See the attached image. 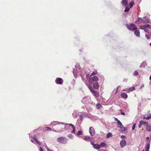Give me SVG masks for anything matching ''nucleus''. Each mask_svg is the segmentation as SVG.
<instances>
[{"label": "nucleus", "mask_w": 151, "mask_h": 151, "mask_svg": "<svg viewBox=\"0 0 151 151\" xmlns=\"http://www.w3.org/2000/svg\"><path fill=\"white\" fill-rule=\"evenodd\" d=\"M73 73L76 78H77V75H79L81 77L82 80H83L84 74L83 71H81V67L80 65H76L75 66V68H74L73 70Z\"/></svg>", "instance_id": "nucleus-1"}, {"label": "nucleus", "mask_w": 151, "mask_h": 151, "mask_svg": "<svg viewBox=\"0 0 151 151\" xmlns=\"http://www.w3.org/2000/svg\"><path fill=\"white\" fill-rule=\"evenodd\" d=\"M133 75L134 76H137L139 75L138 72L137 71H135L133 74Z\"/></svg>", "instance_id": "nucleus-32"}, {"label": "nucleus", "mask_w": 151, "mask_h": 151, "mask_svg": "<svg viewBox=\"0 0 151 151\" xmlns=\"http://www.w3.org/2000/svg\"><path fill=\"white\" fill-rule=\"evenodd\" d=\"M114 119L115 120L117 121V124L118 127L122 129V128L123 127V126L121 122L117 118L114 117Z\"/></svg>", "instance_id": "nucleus-7"}, {"label": "nucleus", "mask_w": 151, "mask_h": 151, "mask_svg": "<svg viewBox=\"0 0 151 151\" xmlns=\"http://www.w3.org/2000/svg\"><path fill=\"white\" fill-rule=\"evenodd\" d=\"M87 98V97L86 96L84 97L81 100V102L83 104L86 103L88 101V99Z\"/></svg>", "instance_id": "nucleus-16"}, {"label": "nucleus", "mask_w": 151, "mask_h": 151, "mask_svg": "<svg viewBox=\"0 0 151 151\" xmlns=\"http://www.w3.org/2000/svg\"><path fill=\"white\" fill-rule=\"evenodd\" d=\"M136 126V124L134 123V124L132 127V129L133 130H134V129L135 127Z\"/></svg>", "instance_id": "nucleus-47"}, {"label": "nucleus", "mask_w": 151, "mask_h": 151, "mask_svg": "<svg viewBox=\"0 0 151 151\" xmlns=\"http://www.w3.org/2000/svg\"><path fill=\"white\" fill-rule=\"evenodd\" d=\"M112 135V133L109 132L106 135V137L107 138H109Z\"/></svg>", "instance_id": "nucleus-30"}, {"label": "nucleus", "mask_w": 151, "mask_h": 151, "mask_svg": "<svg viewBox=\"0 0 151 151\" xmlns=\"http://www.w3.org/2000/svg\"><path fill=\"white\" fill-rule=\"evenodd\" d=\"M47 151H52L51 150H50L49 148L47 149Z\"/></svg>", "instance_id": "nucleus-63"}, {"label": "nucleus", "mask_w": 151, "mask_h": 151, "mask_svg": "<svg viewBox=\"0 0 151 151\" xmlns=\"http://www.w3.org/2000/svg\"><path fill=\"white\" fill-rule=\"evenodd\" d=\"M92 81H95V82H97L98 81L99 78L98 77L96 76H94L92 77H91Z\"/></svg>", "instance_id": "nucleus-17"}, {"label": "nucleus", "mask_w": 151, "mask_h": 151, "mask_svg": "<svg viewBox=\"0 0 151 151\" xmlns=\"http://www.w3.org/2000/svg\"><path fill=\"white\" fill-rule=\"evenodd\" d=\"M100 147L101 146V147H106V144L104 142H101L100 143Z\"/></svg>", "instance_id": "nucleus-27"}, {"label": "nucleus", "mask_w": 151, "mask_h": 151, "mask_svg": "<svg viewBox=\"0 0 151 151\" xmlns=\"http://www.w3.org/2000/svg\"><path fill=\"white\" fill-rule=\"evenodd\" d=\"M90 115H91L90 114H88L87 113H83V114H81L80 115L81 116H82L83 118V117L84 116V117H86V118H89L90 116Z\"/></svg>", "instance_id": "nucleus-14"}, {"label": "nucleus", "mask_w": 151, "mask_h": 151, "mask_svg": "<svg viewBox=\"0 0 151 151\" xmlns=\"http://www.w3.org/2000/svg\"><path fill=\"white\" fill-rule=\"evenodd\" d=\"M146 65V63L145 62H143L140 66V68H142L144 67Z\"/></svg>", "instance_id": "nucleus-22"}, {"label": "nucleus", "mask_w": 151, "mask_h": 151, "mask_svg": "<svg viewBox=\"0 0 151 151\" xmlns=\"http://www.w3.org/2000/svg\"><path fill=\"white\" fill-rule=\"evenodd\" d=\"M141 122V123L142 124V125H146L147 124V122H144L142 120H141L140 121Z\"/></svg>", "instance_id": "nucleus-35"}, {"label": "nucleus", "mask_w": 151, "mask_h": 151, "mask_svg": "<svg viewBox=\"0 0 151 151\" xmlns=\"http://www.w3.org/2000/svg\"><path fill=\"white\" fill-rule=\"evenodd\" d=\"M93 84V87L95 89H98L99 86L97 82L94 83Z\"/></svg>", "instance_id": "nucleus-13"}, {"label": "nucleus", "mask_w": 151, "mask_h": 151, "mask_svg": "<svg viewBox=\"0 0 151 151\" xmlns=\"http://www.w3.org/2000/svg\"><path fill=\"white\" fill-rule=\"evenodd\" d=\"M40 151H43L42 148L41 147H40Z\"/></svg>", "instance_id": "nucleus-59"}, {"label": "nucleus", "mask_w": 151, "mask_h": 151, "mask_svg": "<svg viewBox=\"0 0 151 151\" xmlns=\"http://www.w3.org/2000/svg\"><path fill=\"white\" fill-rule=\"evenodd\" d=\"M47 129V130H51V129L49 127H47L46 128Z\"/></svg>", "instance_id": "nucleus-55"}, {"label": "nucleus", "mask_w": 151, "mask_h": 151, "mask_svg": "<svg viewBox=\"0 0 151 151\" xmlns=\"http://www.w3.org/2000/svg\"><path fill=\"white\" fill-rule=\"evenodd\" d=\"M36 143H38L39 145H41V143L39 142L38 140L37 141H36Z\"/></svg>", "instance_id": "nucleus-56"}, {"label": "nucleus", "mask_w": 151, "mask_h": 151, "mask_svg": "<svg viewBox=\"0 0 151 151\" xmlns=\"http://www.w3.org/2000/svg\"><path fill=\"white\" fill-rule=\"evenodd\" d=\"M128 0H122L121 2V3L122 5L126 6L128 5Z\"/></svg>", "instance_id": "nucleus-18"}, {"label": "nucleus", "mask_w": 151, "mask_h": 151, "mask_svg": "<svg viewBox=\"0 0 151 151\" xmlns=\"http://www.w3.org/2000/svg\"><path fill=\"white\" fill-rule=\"evenodd\" d=\"M144 31L146 32H149V30L146 28L144 30Z\"/></svg>", "instance_id": "nucleus-57"}, {"label": "nucleus", "mask_w": 151, "mask_h": 151, "mask_svg": "<svg viewBox=\"0 0 151 151\" xmlns=\"http://www.w3.org/2000/svg\"><path fill=\"white\" fill-rule=\"evenodd\" d=\"M134 34L137 37H139L140 36V32L139 30L137 29L135 30L134 31Z\"/></svg>", "instance_id": "nucleus-19"}, {"label": "nucleus", "mask_w": 151, "mask_h": 151, "mask_svg": "<svg viewBox=\"0 0 151 151\" xmlns=\"http://www.w3.org/2000/svg\"><path fill=\"white\" fill-rule=\"evenodd\" d=\"M142 124H141V122L140 121H139V125H138V127H139V128H140L141 127L142 125Z\"/></svg>", "instance_id": "nucleus-53"}, {"label": "nucleus", "mask_w": 151, "mask_h": 151, "mask_svg": "<svg viewBox=\"0 0 151 151\" xmlns=\"http://www.w3.org/2000/svg\"><path fill=\"white\" fill-rule=\"evenodd\" d=\"M60 122L57 121H54L51 123V125L53 126L58 124H60Z\"/></svg>", "instance_id": "nucleus-21"}, {"label": "nucleus", "mask_w": 151, "mask_h": 151, "mask_svg": "<svg viewBox=\"0 0 151 151\" xmlns=\"http://www.w3.org/2000/svg\"><path fill=\"white\" fill-rule=\"evenodd\" d=\"M128 78H124V79H123V82H125V83H127V81H128Z\"/></svg>", "instance_id": "nucleus-45"}, {"label": "nucleus", "mask_w": 151, "mask_h": 151, "mask_svg": "<svg viewBox=\"0 0 151 151\" xmlns=\"http://www.w3.org/2000/svg\"><path fill=\"white\" fill-rule=\"evenodd\" d=\"M138 22H142L143 21V19H142L141 18H138Z\"/></svg>", "instance_id": "nucleus-40"}, {"label": "nucleus", "mask_w": 151, "mask_h": 151, "mask_svg": "<svg viewBox=\"0 0 151 151\" xmlns=\"http://www.w3.org/2000/svg\"><path fill=\"white\" fill-rule=\"evenodd\" d=\"M31 141L32 142L35 144L36 143V141H37V139H34L32 138V139H31Z\"/></svg>", "instance_id": "nucleus-36"}, {"label": "nucleus", "mask_w": 151, "mask_h": 151, "mask_svg": "<svg viewBox=\"0 0 151 151\" xmlns=\"http://www.w3.org/2000/svg\"><path fill=\"white\" fill-rule=\"evenodd\" d=\"M143 22L144 23H150L151 24V21L149 17L147 16L143 17Z\"/></svg>", "instance_id": "nucleus-6"}, {"label": "nucleus", "mask_w": 151, "mask_h": 151, "mask_svg": "<svg viewBox=\"0 0 151 151\" xmlns=\"http://www.w3.org/2000/svg\"><path fill=\"white\" fill-rule=\"evenodd\" d=\"M57 141L60 143L65 144L67 143L68 139L64 137H61L57 139Z\"/></svg>", "instance_id": "nucleus-2"}, {"label": "nucleus", "mask_w": 151, "mask_h": 151, "mask_svg": "<svg viewBox=\"0 0 151 151\" xmlns=\"http://www.w3.org/2000/svg\"><path fill=\"white\" fill-rule=\"evenodd\" d=\"M145 37H146V38L148 40L150 39L149 36L147 34H145Z\"/></svg>", "instance_id": "nucleus-49"}, {"label": "nucleus", "mask_w": 151, "mask_h": 151, "mask_svg": "<svg viewBox=\"0 0 151 151\" xmlns=\"http://www.w3.org/2000/svg\"><path fill=\"white\" fill-rule=\"evenodd\" d=\"M73 130L72 131V133H74L75 132V131L76 130V129L75 127L73 128Z\"/></svg>", "instance_id": "nucleus-48"}, {"label": "nucleus", "mask_w": 151, "mask_h": 151, "mask_svg": "<svg viewBox=\"0 0 151 151\" xmlns=\"http://www.w3.org/2000/svg\"><path fill=\"white\" fill-rule=\"evenodd\" d=\"M151 118V116H147V117H144L143 118L144 119H150Z\"/></svg>", "instance_id": "nucleus-42"}, {"label": "nucleus", "mask_w": 151, "mask_h": 151, "mask_svg": "<svg viewBox=\"0 0 151 151\" xmlns=\"http://www.w3.org/2000/svg\"><path fill=\"white\" fill-rule=\"evenodd\" d=\"M89 88L90 89L91 92L92 93V94L96 97H98L99 96V93L96 91H95L92 88V86L91 87H89Z\"/></svg>", "instance_id": "nucleus-4"}, {"label": "nucleus", "mask_w": 151, "mask_h": 151, "mask_svg": "<svg viewBox=\"0 0 151 151\" xmlns=\"http://www.w3.org/2000/svg\"><path fill=\"white\" fill-rule=\"evenodd\" d=\"M79 116L80 117V118L78 119L76 123L79 126H80L81 125V124L82 123V120L83 119V118H82V116H81L80 115Z\"/></svg>", "instance_id": "nucleus-10"}, {"label": "nucleus", "mask_w": 151, "mask_h": 151, "mask_svg": "<svg viewBox=\"0 0 151 151\" xmlns=\"http://www.w3.org/2000/svg\"><path fill=\"white\" fill-rule=\"evenodd\" d=\"M146 127H150V126H151V125H150L148 123V122H147V124H146Z\"/></svg>", "instance_id": "nucleus-52"}, {"label": "nucleus", "mask_w": 151, "mask_h": 151, "mask_svg": "<svg viewBox=\"0 0 151 151\" xmlns=\"http://www.w3.org/2000/svg\"><path fill=\"white\" fill-rule=\"evenodd\" d=\"M73 135L70 134H69L68 136V137L70 139H72L73 138Z\"/></svg>", "instance_id": "nucleus-37"}, {"label": "nucleus", "mask_w": 151, "mask_h": 151, "mask_svg": "<svg viewBox=\"0 0 151 151\" xmlns=\"http://www.w3.org/2000/svg\"><path fill=\"white\" fill-rule=\"evenodd\" d=\"M149 137H146V140H148V139H149Z\"/></svg>", "instance_id": "nucleus-64"}, {"label": "nucleus", "mask_w": 151, "mask_h": 151, "mask_svg": "<svg viewBox=\"0 0 151 151\" xmlns=\"http://www.w3.org/2000/svg\"><path fill=\"white\" fill-rule=\"evenodd\" d=\"M120 145L121 147H124L126 145V142L125 140H122L120 142Z\"/></svg>", "instance_id": "nucleus-11"}, {"label": "nucleus", "mask_w": 151, "mask_h": 151, "mask_svg": "<svg viewBox=\"0 0 151 151\" xmlns=\"http://www.w3.org/2000/svg\"><path fill=\"white\" fill-rule=\"evenodd\" d=\"M91 142V144L92 145H93H93H94L95 144H94V142L92 141Z\"/></svg>", "instance_id": "nucleus-61"}, {"label": "nucleus", "mask_w": 151, "mask_h": 151, "mask_svg": "<svg viewBox=\"0 0 151 151\" xmlns=\"http://www.w3.org/2000/svg\"><path fill=\"white\" fill-rule=\"evenodd\" d=\"M121 138L123 139H125L126 137L125 136L123 135H122L121 136Z\"/></svg>", "instance_id": "nucleus-51"}, {"label": "nucleus", "mask_w": 151, "mask_h": 151, "mask_svg": "<svg viewBox=\"0 0 151 151\" xmlns=\"http://www.w3.org/2000/svg\"><path fill=\"white\" fill-rule=\"evenodd\" d=\"M63 130H59V131H55V130H54V131L55 132H61V131H63Z\"/></svg>", "instance_id": "nucleus-54"}, {"label": "nucleus", "mask_w": 151, "mask_h": 151, "mask_svg": "<svg viewBox=\"0 0 151 151\" xmlns=\"http://www.w3.org/2000/svg\"><path fill=\"white\" fill-rule=\"evenodd\" d=\"M112 33L111 34V33H109L107 35H105L104 37V38H106L108 37H112Z\"/></svg>", "instance_id": "nucleus-25"}, {"label": "nucleus", "mask_w": 151, "mask_h": 151, "mask_svg": "<svg viewBox=\"0 0 151 151\" xmlns=\"http://www.w3.org/2000/svg\"><path fill=\"white\" fill-rule=\"evenodd\" d=\"M135 89V88L134 87H132L129 88V90L130 91H132Z\"/></svg>", "instance_id": "nucleus-41"}, {"label": "nucleus", "mask_w": 151, "mask_h": 151, "mask_svg": "<svg viewBox=\"0 0 151 151\" xmlns=\"http://www.w3.org/2000/svg\"><path fill=\"white\" fill-rule=\"evenodd\" d=\"M89 132L91 136H93L95 133V131L93 128L92 127L89 128Z\"/></svg>", "instance_id": "nucleus-8"}, {"label": "nucleus", "mask_w": 151, "mask_h": 151, "mask_svg": "<svg viewBox=\"0 0 151 151\" xmlns=\"http://www.w3.org/2000/svg\"><path fill=\"white\" fill-rule=\"evenodd\" d=\"M93 147L95 149H99L100 148V145H99L97 144H95L94 145H93Z\"/></svg>", "instance_id": "nucleus-20"}, {"label": "nucleus", "mask_w": 151, "mask_h": 151, "mask_svg": "<svg viewBox=\"0 0 151 151\" xmlns=\"http://www.w3.org/2000/svg\"><path fill=\"white\" fill-rule=\"evenodd\" d=\"M82 132L81 130L78 131L76 134V136H78L79 135H82Z\"/></svg>", "instance_id": "nucleus-28"}, {"label": "nucleus", "mask_w": 151, "mask_h": 151, "mask_svg": "<svg viewBox=\"0 0 151 151\" xmlns=\"http://www.w3.org/2000/svg\"><path fill=\"white\" fill-rule=\"evenodd\" d=\"M96 106L97 108L99 109H101V106L99 104H97L96 105Z\"/></svg>", "instance_id": "nucleus-38"}, {"label": "nucleus", "mask_w": 151, "mask_h": 151, "mask_svg": "<svg viewBox=\"0 0 151 151\" xmlns=\"http://www.w3.org/2000/svg\"><path fill=\"white\" fill-rule=\"evenodd\" d=\"M146 129L148 132L150 131H151V126L150 127H146Z\"/></svg>", "instance_id": "nucleus-33"}, {"label": "nucleus", "mask_w": 151, "mask_h": 151, "mask_svg": "<svg viewBox=\"0 0 151 151\" xmlns=\"http://www.w3.org/2000/svg\"><path fill=\"white\" fill-rule=\"evenodd\" d=\"M55 82L57 84L61 85L63 83V80L61 78H58L55 79Z\"/></svg>", "instance_id": "nucleus-5"}, {"label": "nucleus", "mask_w": 151, "mask_h": 151, "mask_svg": "<svg viewBox=\"0 0 151 151\" xmlns=\"http://www.w3.org/2000/svg\"><path fill=\"white\" fill-rule=\"evenodd\" d=\"M134 4V1H132L131 2L129 3V7L130 8H132L133 5Z\"/></svg>", "instance_id": "nucleus-23"}, {"label": "nucleus", "mask_w": 151, "mask_h": 151, "mask_svg": "<svg viewBox=\"0 0 151 151\" xmlns=\"http://www.w3.org/2000/svg\"><path fill=\"white\" fill-rule=\"evenodd\" d=\"M60 124H61L62 125H64L65 126V129H65V127H66V126H68V124H67V123H64V122H60Z\"/></svg>", "instance_id": "nucleus-34"}, {"label": "nucleus", "mask_w": 151, "mask_h": 151, "mask_svg": "<svg viewBox=\"0 0 151 151\" xmlns=\"http://www.w3.org/2000/svg\"><path fill=\"white\" fill-rule=\"evenodd\" d=\"M76 83V80L75 79H73V81L71 82V83L73 85H74Z\"/></svg>", "instance_id": "nucleus-44"}, {"label": "nucleus", "mask_w": 151, "mask_h": 151, "mask_svg": "<svg viewBox=\"0 0 151 151\" xmlns=\"http://www.w3.org/2000/svg\"><path fill=\"white\" fill-rule=\"evenodd\" d=\"M130 9V8L129 7L127 6H125V9H124V12H127L129 11Z\"/></svg>", "instance_id": "nucleus-26"}, {"label": "nucleus", "mask_w": 151, "mask_h": 151, "mask_svg": "<svg viewBox=\"0 0 151 151\" xmlns=\"http://www.w3.org/2000/svg\"><path fill=\"white\" fill-rule=\"evenodd\" d=\"M145 25L146 26V28H150V25L147 24H145Z\"/></svg>", "instance_id": "nucleus-46"}, {"label": "nucleus", "mask_w": 151, "mask_h": 151, "mask_svg": "<svg viewBox=\"0 0 151 151\" xmlns=\"http://www.w3.org/2000/svg\"><path fill=\"white\" fill-rule=\"evenodd\" d=\"M140 28L144 30L146 28V27L145 25H143L140 26Z\"/></svg>", "instance_id": "nucleus-31"}, {"label": "nucleus", "mask_w": 151, "mask_h": 151, "mask_svg": "<svg viewBox=\"0 0 151 151\" xmlns=\"http://www.w3.org/2000/svg\"><path fill=\"white\" fill-rule=\"evenodd\" d=\"M123 98L127 99L128 97L127 95L124 92L122 93L120 95Z\"/></svg>", "instance_id": "nucleus-15"}, {"label": "nucleus", "mask_w": 151, "mask_h": 151, "mask_svg": "<svg viewBox=\"0 0 151 151\" xmlns=\"http://www.w3.org/2000/svg\"><path fill=\"white\" fill-rule=\"evenodd\" d=\"M150 147V144L149 143H148L147 144V146L145 148V151H149Z\"/></svg>", "instance_id": "nucleus-24"}, {"label": "nucleus", "mask_w": 151, "mask_h": 151, "mask_svg": "<svg viewBox=\"0 0 151 151\" xmlns=\"http://www.w3.org/2000/svg\"><path fill=\"white\" fill-rule=\"evenodd\" d=\"M123 128H124V129H123H123H122V132H124V131H125V130H126V129H125V127H124Z\"/></svg>", "instance_id": "nucleus-60"}, {"label": "nucleus", "mask_w": 151, "mask_h": 151, "mask_svg": "<svg viewBox=\"0 0 151 151\" xmlns=\"http://www.w3.org/2000/svg\"><path fill=\"white\" fill-rule=\"evenodd\" d=\"M144 87V85L143 84L142 85V86L140 87V89H141L143 87Z\"/></svg>", "instance_id": "nucleus-62"}, {"label": "nucleus", "mask_w": 151, "mask_h": 151, "mask_svg": "<svg viewBox=\"0 0 151 151\" xmlns=\"http://www.w3.org/2000/svg\"><path fill=\"white\" fill-rule=\"evenodd\" d=\"M29 137L30 138H32L33 139H36V137L35 135H33V136H32L31 137L30 135V134H29Z\"/></svg>", "instance_id": "nucleus-29"}, {"label": "nucleus", "mask_w": 151, "mask_h": 151, "mask_svg": "<svg viewBox=\"0 0 151 151\" xmlns=\"http://www.w3.org/2000/svg\"><path fill=\"white\" fill-rule=\"evenodd\" d=\"M97 73V71H93L91 74V76H93L96 75Z\"/></svg>", "instance_id": "nucleus-43"}, {"label": "nucleus", "mask_w": 151, "mask_h": 151, "mask_svg": "<svg viewBox=\"0 0 151 151\" xmlns=\"http://www.w3.org/2000/svg\"><path fill=\"white\" fill-rule=\"evenodd\" d=\"M72 115L73 118H76L77 117V114L76 113H73L72 114Z\"/></svg>", "instance_id": "nucleus-39"}, {"label": "nucleus", "mask_w": 151, "mask_h": 151, "mask_svg": "<svg viewBox=\"0 0 151 151\" xmlns=\"http://www.w3.org/2000/svg\"><path fill=\"white\" fill-rule=\"evenodd\" d=\"M91 120L93 121L96 120L98 119V117L96 116L92 115L91 114L89 118Z\"/></svg>", "instance_id": "nucleus-12"}, {"label": "nucleus", "mask_w": 151, "mask_h": 151, "mask_svg": "<svg viewBox=\"0 0 151 151\" xmlns=\"http://www.w3.org/2000/svg\"><path fill=\"white\" fill-rule=\"evenodd\" d=\"M121 114L123 115H125V113L124 112H122L121 110Z\"/></svg>", "instance_id": "nucleus-58"}, {"label": "nucleus", "mask_w": 151, "mask_h": 151, "mask_svg": "<svg viewBox=\"0 0 151 151\" xmlns=\"http://www.w3.org/2000/svg\"><path fill=\"white\" fill-rule=\"evenodd\" d=\"M93 137H90L88 136H85L83 139L87 141H91L93 140Z\"/></svg>", "instance_id": "nucleus-9"}, {"label": "nucleus", "mask_w": 151, "mask_h": 151, "mask_svg": "<svg viewBox=\"0 0 151 151\" xmlns=\"http://www.w3.org/2000/svg\"><path fill=\"white\" fill-rule=\"evenodd\" d=\"M69 125V126H71L72 128H73L75 127L74 126L73 124H68V125Z\"/></svg>", "instance_id": "nucleus-50"}, {"label": "nucleus", "mask_w": 151, "mask_h": 151, "mask_svg": "<svg viewBox=\"0 0 151 151\" xmlns=\"http://www.w3.org/2000/svg\"><path fill=\"white\" fill-rule=\"evenodd\" d=\"M125 25L129 30H136L137 29V28L134 24H131L130 25L127 24Z\"/></svg>", "instance_id": "nucleus-3"}]
</instances>
